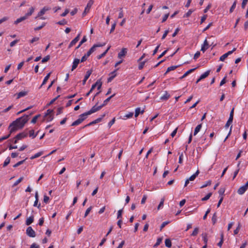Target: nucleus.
Wrapping results in <instances>:
<instances>
[{"mask_svg":"<svg viewBox=\"0 0 248 248\" xmlns=\"http://www.w3.org/2000/svg\"><path fill=\"white\" fill-rule=\"evenodd\" d=\"M169 16V13L165 14L163 17L162 22H164L165 21H166L167 18H168Z\"/></svg>","mask_w":248,"mask_h":248,"instance_id":"69168bd1","label":"nucleus"},{"mask_svg":"<svg viewBox=\"0 0 248 248\" xmlns=\"http://www.w3.org/2000/svg\"><path fill=\"white\" fill-rule=\"evenodd\" d=\"M32 114L31 113L29 115H24L22 117L17 118L16 121H14V123L16 124L18 128L20 129L23 127L25 124L28 121L29 119V116Z\"/></svg>","mask_w":248,"mask_h":248,"instance_id":"f257e3e1","label":"nucleus"},{"mask_svg":"<svg viewBox=\"0 0 248 248\" xmlns=\"http://www.w3.org/2000/svg\"><path fill=\"white\" fill-rule=\"evenodd\" d=\"M133 114H134L133 112H129L128 114H126L124 116V117H125L126 118H130L132 117V116H133Z\"/></svg>","mask_w":248,"mask_h":248,"instance_id":"774afa93","label":"nucleus"},{"mask_svg":"<svg viewBox=\"0 0 248 248\" xmlns=\"http://www.w3.org/2000/svg\"><path fill=\"white\" fill-rule=\"evenodd\" d=\"M89 115L87 112H86L83 114H81L79 115L78 119L82 122L84 120H85L87 116Z\"/></svg>","mask_w":248,"mask_h":248,"instance_id":"f3484780","label":"nucleus"},{"mask_svg":"<svg viewBox=\"0 0 248 248\" xmlns=\"http://www.w3.org/2000/svg\"><path fill=\"white\" fill-rule=\"evenodd\" d=\"M240 227H241V225H240V224L239 223L238 224V227H237V228L234 231V234H237L239 230H240Z\"/></svg>","mask_w":248,"mask_h":248,"instance_id":"e2e57ef3","label":"nucleus"},{"mask_svg":"<svg viewBox=\"0 0 248 248\" xmlns=\"http://www.w3.org/2000/svg\"><path fill=\"white\" fill-rule=\"evenodd\" d=\"M56 23L60 25H64L67 24V21L65 19H63L62 20L57 22Z\"/></svg>","mask_w":248,"mask_h":248,"instance_id":"79ce46f5","label":"nucleus"},{"mask_svg":"<svg viewBox=\"0 0 248 248\" xmlns=\"http://www.w3.org/2000/svg\"><path fill=\"white\" fill-rule=\"evenodd\" d=\"M34 11V8L33 7H31L30 8L29 12L26 13L25 15L27 18H28L29 16H31L33 14Z\"/></svg>","mask_w":248,"mask_h":248,"instance_id":"c85d7f7f","label":"nucleus"},{"mask_svg":"<svg viewBox=\"0 0 248 248\" xmlns=\"http://www.w3.org/2000/svg\"><path fill=\"white\" fill-rule=\"evenodd\" d=\"M200 54H201L200 52V51H197V52L195 54V55H194V58H193V59H194V60H197V59L200 57Z\"/></svg>","mask_w":248,"mask_h":248,"instance_id":"0e129e2a","label":"nucleus"},{"mask_svg":"<svg viewBox=\"0 0 248 248\" xmlns=\"http://www.w3.org/2000/svg\"><path fill=\"white\" fill-rule=\"evenodd\" d=\"M210 70H208V71H206L205 72H204L203 74H202L201 76V79H204L205 78H206V77H207L209 74H210Z\"/></svg>","mask_w":248,"mask_h":248,"instance_id":"2f4dec72","label":"nucleus"},{"mask_svg":"<svg viewBox=\"0 0 248 248\" xmlns=\"http://www.w3.org/2000/svg\"><path fill=\"white\" fill-rule=\"evenodd\" d=\"M40 115H37L35 116L31 120V123H33V124H35L36 122L37 119L39 117H40Z\"/></svg>","mask_w":248,"mask_h":248,"instance_id":"603ef678","label":"nucleus"},{"mask_svg":"<svg viewBox=\"0 0 248 248\" xmlns=\"http://www.w3.org/2000/svg\"><path fill=\"white\" fill-rule=\"evenodd\" d=\"M127 53V49L125 48H123L121 51L118 53V57L120 59L122 57L125 56L126 54Z\"/></svg>","mask_w":248,"mask_h":248,"instance_id":"f8f14e48","label":"nucleus"},{"mask_svg":"<svg viewBox=\"0 0 248 248\" xmlns=\"http://www.w3.org/2000/svg\"><path fill=\"white\" fill-rule=\"evenodd\" d=\"M27 18H28L25 15L23 16H22L19 18H17L16 21H15L14 24L16 25V24L19 23L20 22L27 19Z\"/></svg>","mask_w":248,"mask_h":248,"instance_id":"6ab92c4d","label":"nucleus"},{"mask_svg":"<svg viewBox=\"0 0 248 248\" xmlns=\"http://www.w3.org/2000/svg\"><path fill=\"white\" fill-rule=\"evenodd\" d=\"M23 177L19 178L18 180H17L15 183L14 184V186H16L18 185L23 180Z\"/></svg>","mask_w":248,"mask_h":248,"instance_id":"8fccbe9b","label":"nucleus"},{"mask_svg":"<svg viewBox=\"0 0 248 248\" xmlns=\"http://www.w3.org/2000/svg\"><path fill=\"white\" fill-rule=\"evenodd\" d=\"M114 95L115 94H113V95H111L110 96L107 98L105 100H104L103 103L101 105L102 107L103 108V107L106 106L107 104V103L109 101L110 99L112 98Z\"/></svg>","mask_w":248,"mask_h":248,"instance_id":"393cba45","label":"nucleus"},{"mask_svg":"<svg viewBox=\"0 0 248 248\" xmlns=\"http://www.w3.org/2000/svg\"><path fill=\"white\" fill-rule=\"evenodd\" d=\"M94 1L93 0H90L87 4L86 7L85 8L84 11L82 13V16H84L90 11V9L93 4Z\"/></svg>","mask_w":248,"mask_h":248,"instance_id":"7ed1b4c3","label":"nucleus"},{"mask_svg":"<svg viewBox=\"0 0 248 248\" xmlns=\"http://www.w3.org/2000/svg\"><path fill=\"white\" fill-rule=\"evenodd\" d=\"M196 69V68L189 69V70L186 71L180 78L183 79V78H186L188 75H189V74H190L192 72H193V71H194Z\"/></svg>","mask_w":248,"mask_h":248,"instance_id":"a211bd4d","label":"nucleus"},{"mask_svg":"<svg viewBox=\"0 0 248 248\" xmlns=\"http://www.w3.org/2000/svg\"><path fill=\"white\" fill-rule=\"evenodd\" d=\"M50 10V8L45 6L38 13L37 16L35 17V18H37L38 17H40L41 19L44 20L46 19L44 17H41L43 15H44L46 12L48 10Z\"/></svg>","mask_w":248,"mask_h":248,"instance_id":"f03ea898","label":"nucleus"},{"mask_svg":"<svg viewBox=\"0 0 248 248\" xmlns=\"http://www.w3.org/2000/svg\"><path fill=\"white\" fill-rule=\"evenodd\" d=\"M165 246L168 248H170L171 246V242L170 239H166L165 241Z\"/></svg>","mask_w":248,"mask_h":248,"instance_id":"c9c22d12","label":"nucleus"},{"mask_svg":"<svg viewBox=\"0 0 248 248\" xmlns=\"http://www.w3.org/2000/svg\"><path fill=\"white\" fill-rule=\"evenodd\" d=\"M19 41L18 40H15L10 43V46L11 47L14 46Z\"/></svg>","mask_w":248,"mask_h":248,"instance_id":"338daca9","label":"nucleus"},{"mask_svg":"<svg viewBox=\"0 0 248 248\" xmlns=\"http://www.w3.org/2000/svg\"><path fill=\"white\" fill-rule=\"evenodd\" d=\"M199 232V228H195L193 232L191 234V235L192 236H196Z\"/></svg>","mask_w":248,"mask_h":248,"instance_id":"3c124183","label":"nucleus"},{"mask_svg":"<svg viewBox=\"0 0 248 248\" xmlns=\"http://www.w3.org/2000/svg\"><path fill=\"white\" fill-rule=\"evenodd\" d=\"M209 46L208 41L207 39H205L202 46L201 50L203 52H204L209 48Z\"/></svg>","mask_w":248,"mask_h":248,"instance_id":"0eeeda50","label":"nucleus"},{"mask_svg":"<svg viewBox=\"0 0 248 248\" xmlns=\"http://www.w3.org/2000/svg\"><path fill=\"white\" fill-rule=\"evenodd\" d=\"M202 239H203V242H204V244L207 245V242H208L207 234L206 233H202Z\"/></svg>","mask_w":248,"mask_h":248,"instance_id":"c756f323","label":"nucleus"},{"mask_svg":"<svg viewBox=\"0 0 248 248\" xmlns=\"http://www.w3.org/2000/svg\"><path fill=\"white\" fill-rule=\"evenodd\" d=\"M162 241V238H161V237L158 238L156 243L154 246V247L156 248L158 246H159L160 244V243H161Z\"/></svg>","mask_w":248,"mask_h":248,"instance_id":"58836bf2","label":"nucleus"},{"mask_svg":"<svg viewBox=\"0 0 248 248\" xmlns=\"http://www.w3.org/2000/svg\"><path fill=\"white\" fill-rule=\"evenodd\" d=\"M80 34H79L76 38H75L70 43L68 48H71L74 45H75L79 39Z\"/></svg>","mask_w":248,"mask_h":248,"instance_id":"9d476101","label":"nucleus"},{"mask_svg":"<svg viewBox=\"0 0 248 248\" xmlns=\"http://www.w3.org/2000/svg\"><path fill=\"white\" fill-rule=\"evenodd\" d=\"M49 59H50V56L47 55L42 59V63L46 62H47Z\"/></svg>","mask_w":248,"mask_h":248,"instance_id":"13d9d810","label":"nucleus"},{"mask_svg":"<svg viewBox=\"0 0 248 248\" xmlns=\"http://www.w3.org/2000/svg\"><path fill=\"white\" fill-rule=\"evenodd\" d=\"M102 108V107L101 105L99 106H96V105H94L92 108L89 111H87V113L89 115H90L93 113H94L100 110Z\"/></svg>","mask_w":248,"mask_h":248,"instance_id":"39448f33","label":"nucleus"},{"mask_svg":"<svg viewBox=\"0 0 248 248\" xmlns=\"http://www.w3.org/2000/svg\"><path fill=\"white\" fill-rule=\"evenodd\" d=\"M95 88V85H93L92 86V87L91 88V89L90 90L89 92L88 93H87L86 94V96H88L89 95V94L93 92V91L94 89V88Z\"/></svg>","mask_w":248,"mask_h":248,"instance_id":"864d4df0","label":"nucleus"},{"mask_svg":"<svg viewBox=\"0 0 248 248\" xmlns=\"http://www.w3.org/2000/svg\"><path fill=\"white\" fill-rule=\"evenodd\" d=\"M116 70H115L112 72L110 73V77L108 79V82H111L112 79L116 76L117 74H116Z\"/></svg>","mask_w":248,"mask_h":248,"instance_id":"dca6fc26","label":"nucleus"},{"mask_svg":"<svg viewBox=\"0 0 248 248\" xmlns=\"http://www.w3.org/2000/svg\"><path fill=\"white\" fill-rule=\"evenodd\" d=\"M91 74H92V71L91 70H88L86 72V74L84 78V79L82 81L83 85H84L86 83V82L87 80L90 77V76L91 75Z\"/></svg>","mask_w":248,"mask_h":248,"instance_id":"ddd939ff","label":"nucleus"},{"mask_svg":"<svg viewBox=\"0 0 248 248\" xmlns=\"http://www.w3.org/2000/svg\"><path fill=\"white\" fill-rule=\"evenodd\" d=\"M82 122L79 119H78L72 124L71 126H76L80 124Z\"/></svg>","mask_w":248,"mask_h":248,"instance_id":"a19ab883","label":"nucleus"},{"mask_svg":"<svg viewBox=\"0 0 248 248\" xmlns=\"http://www.w3.org/2000/svg\"><path fill=\"white\" fill-rule=\"evenodd\" d=\"M10 162V158L9 157H8L5 160L4 163H3V167H6V166H7L9 163Z\"/></svg>","mask_w":248,"mask_h":248,"instance_id":"a18cd8bd","label":"nucleus"},{"mask_svg":"<svg viewBox=\"0 0 248 248\" xmlns=\"http://www.w3.org/2000/svg\"><path fill=\"white\" fill-rule=\"evenodd\" d=\"M211 183H212V181L211 180H208V181H206L204 185L200 187V188H204L208 186H210L211 184Z\"/></svg>","mask_w":248,"mask_h":248,"instance_id":"4c0bfd02","label":"nucleus"},{"mask_svg":"<svg viewBox=\"0 0 248 248\" xmlns=\"http://www.w3.org/2000/svg\"><path fill=\"white\" fill-rule=\"evenodd\" d=\"M8 129H9V132H10L9 134H10V135H11V133H12L13 132L16 131L17 129H18V127L16 125V124L14 123V121L9 125Z\"/></svg>","mask_w":248,"mask_h":248,"instance_id":"20e7f679","label":"nucleus"},{"mask_svg":"<svg viewBox=\"0 0 248 248\" xmlns=\"http://www.w3.org/2000/svg\"><path fill=\"white\" fill-rule=\"evenodd\" d=\"M200 172L199 170H197L196 172L191 175L188 179L190 181H194L196 177L199 175Z\"/></svg>","mask_w":248,"mask_h":248,"instance_id":"412c9836","label":"nucleus"},{"mask_svg":"<svg viewBox=\"0 0 248 248\" xmlns=\"http://www.w3.org/2000/svg\"><path fill=\"white\" fill-rule=\"evenodd\" d=\"M92 209V206H90L86 210V211L85 213V214H84V217H86L88 215L89 213L91 212Z\"/></svg>","mask_w":248,"mask_h":248,"instance_id":"09e8293b","label":"nucleus"},{"mask_svg":"<svg viewBox=\"0 0 248 248\" xmlns=\"http://www.w3.org/2000/svg\"><path fill=\"white\" fill-rule=\"evenodd\" d=\"M53 112V110L52 109H48L46 113L45 114V116H49L47 118V121H51L53 119V117L51 116V114Z\"/></svg>","mask_w":248,"mask_h":248,"instance_id":"4468645a","label":"nucleus"},{"mask_svg":"<svg viewBox=\"0 0 248 248\" xmlns=\"http://www.w3.org/2000/svg\"><path fill=\"white\" fill-rule=\"evenodd\" d=\"M170 97V95L167 92V91L165 92V94L160 97V99L161 100H167Z\"/></svg>","mask_w":248,"mask_h":248,"instance_id":"aec40b11","label":"nucleus"},{"mask_svg":"<svg viewBox=\"0 0 248 248\" xmlns=\"http://www.w3.org/2000/svg\"><path fill=\"white\" fill-rule=\"evenodd\" d=\"M93 85H95V87H97V89L100 90L102 86V82L100 80H98Z\"/></svg>","mask_w":248,"mask_h":248,"instance_id":"f704fd0d","label":"nucleus"},{"mask_svg":"<svg viewBox=\"0 0 248 248\" xmlns=\"http://www.w3.org/2000/svg\"><path fill=\"white\" fill-rule=\"evenodd\" d=\"M123 209H120L118 211L117 218H121L122 217Z\"/></svg>","mask_w":248,"mask_h":248,"instance_id":"6e6d98bb","label":"nucleus"},{"mask_svg":"<svg viewBox=\"0 0 248 248\" xmlns=\"http://www.w3.org/2000/svg\"><path fill=\"white\" fill-rule=\"evenodd\" d=\"M104 116H105V114L103 115L101 117L98 118L97 119L95 120L94 121H93L92 122L90 123L89 124L85 125L84 127H83V128H84L86 126H90L91 125H93V124H96V123H98L101 122V120H102Z\"/></svg>","mask_w":248,"mask_h":248,"instance_id":"6e6552de","label":"nucleus"},{"mask_svg":"<svg viewBox=\"0 0 248 248\" xmlns=\"http://www.w3.org/2000/svg\"><path fill=\"white\" fill-rule=\"evenodd\" d=\"M164 198H162L161 200V201L157 207V209L158 210H159L161 208H162L163 206V204H164Z\"/></svg>","mask_w":248,"mask_h":248,"instance_id":"49530a36","label":"nucleus"},{"mask_svg":"<svg viewBox=\"0 0 248 248\" xmlns=\"http://www.w3.org/2000/svg\"><path fill=\"white\" fill-rule=\"evenodd\" d=\"M145 62H146V61H144V62H140V63L139 65V69L140 70H141L143 68Z\"/></svg>","mask_w":248,"mask_h":248,"instance_id":"052dcab7","label":"nucleus"},{"mask_svg":"<svg viewBox=\"0 0 248 248\" xmlns=\"http://www.w3.org/2000/svg\"><path fill=\"white\" fill-rule=\"evenodd\" d=\"M86 41H87L86 37L85 36H84L83 37V38L81 40V41L80 42L79 45L77 46L76 49L78 48L83 43H85Z\"/></svg>","mask_w":248,"mask_h":248,"instance_id":"e433bc0d","label":"nucleus"},{"mask_svg":"<svg viewBox=\"0 0 248 248\" xmlns=\"http://www.w3.org/2000/svg\"><path fill=\"white\" fill-rule=\"evenodd\" d=\"M27 234L31 237H34L35 236V232L31 227H29L26 230Z\"/></svg>","mask_w":248,"mask_h":248,"instance_id":"423d86ee","label":"nucleus"},{"mask_svg":"<svg viewBox=\"0 0 248 248\" xmlns=\"http://www.w3.org/2000/svg\"><path fill=\"white\" fill-rule=\"evenodd\" d=\"M193 11H194L192 9L189 10L188 11L184 16V17H189L191 15Z\"/></svg>","mask_w":248,"mask_h":248,"instance_id":"c03bdc74","label":"nucleus"},{"mask_svg":"<svg viewBox=\"0 0 248 248\" xmlns=\"http://www.w3.org/2000/svg\"><path fill=\"white\" fill-rule=\"evenodd\" d=\"M170 223L169 221H165L163 222L160 226V230H162V229L166 226L167 224H168Z\"/></svg>","mask_w":248,"mask_h":248,"instance_id":"680f3d73","label":"nucleus"},{"mask_svg":"<svg viewBox=\"0 0 248 248\" xmlns=\"http://www.w3.org/2000/svg\"><path fill=\"white\" fill-rule=\"evenodd\" d=\"M147 195H144L143 196V197H142V200H141V203L142 204H144V203H145L146 201V200H147Z\"/></svg>","mask_w":248,"mask_h":248,"instance_id":"bf43d9fd","label":"nucleus"},{"mask_svg":"<svg viewBox=\"0 0 248 248\" xmlns=\"http://www.w3.org/2000/svg\"><path fill=\"white\" fill-rule=\"evenodd\" d=\"M177 67H178V66H171L167 68V70L166 72H165V75H166L168 73H169V72H170L171 71L175 70Z\"/></svg>","mask_w":248,"mask_h":248,"instance_id":"7c9ffc66","label":"nucleus"},{"mask_svg":"<svg viewBox=\"0 0 248 248\" xmlns=\"http://www.w3.org/2000/svg\"><path fill=\"white\" fill-rule=\"evenodd\" d=\"M33 220H34L33 216H31L27 219V220L26 221V224L27 225H29L33 222Z\"/></svg>","mask_w":248,"mask_h":248,"instance_id":"4be33fe9","label":"nucleus"},{"mask_svg":"<svg viewBox=\"0 0 248 248\" xmlns=\"http://www.w3.org/2000/svg\"><path fill=\"white\" fill-rule=\"evenodd\" d=\"M28 94V92L27 91H22L18 93L17 94V99H19L20 97L25 96Z\"/></svg>","mask_w":248,"mask_h":248,"instance_id":"5701e85b","label":"nucleus"},{"mask_svg":"<svg viewBox=\"0 0 248 248\" xmlns=\"http://www.w3.org/2000/svg\"><path fill=\"white\" fill-rule=\"evenodd\" d=\"M42 154H43V152H38V153H36V154H35L34 155L31 156L30 159L31 160L34 159L36 158H37V157L40 156Z\"/></svg>","mask_w":248,"mask_h":248,"instance_id":"473e14b6","label":"nucleus"},{"mask_svg":"<svg viewBox=\"0 0 248 248\" xmlns=\"http://www.w3.org/2000/svg\"><path fill=\"white\" fill-rule=\"evenodd\" d=\"M212 193L211 192L209 193L207 195H206L202 199V201H205L208 200L210 197L212 196Z\"/></svg>","mask_w":248,"mask_h":248,"instance_id":"ea45409f","label":"nucleus"},{"mask_svg":"<svg viewBox=\"0 0 248 248\" xmlns=\"http://www.w3.org/2000/svg\"><path fill=\"white\" fill-rule=\"evenodd\" d=\"M144 112V110H140V108H137L136 109H135V117H137L140 114V113H143Z\"/></svg>","mask_w":248,"mask_h":248,"instance_id":"bb28decb","label":"nucleus"},{"mask_svg":"<svg viewBox=\"0 0 248 248\" xmlns=\"http://www.w3.org/2000/svg\"><path fill=\"white\" fill-rule=\"evenodd\" d=\"M247 189L248 188L245 186H243L238 189L237 192L239 194L242 195L245 192Z\"/></svg>","mask_w":248,"mask_h":248,"instance_id":"2eb2a0df","label":"nucleus"},{"mask_svg":"<svg viewBox=\"0 0 248 248\" xmlns=\"http://www.w3.org/2000/svg\"><path fill=\"white\" fill-rule=\"evenodd\" d=\"M79 62L80 60L76 58L74 60L71 69L72 71L74 70L78 67V65L79 64Z\"/></svg>","mask_w":248,"mask_h":248,"instance_id":"1a4fd4ad","label":"nucleus"},{"mask_svg":"<svg viewBox=\"0 0 248 248\" xmlns=\"http://www.w3.org/2000/svg\"><path fill=\"white\" fill-rule=\"evenodd\" d=\"M28 135V133L25 132H21L16 136V138L17 140H21L23 138H26Z\"/></svg>","mask_w":248,"mask_h":248,"instance_id":"9b49d317","label":"nucleus"},{"mask_svg":"<svg viewBox=\"0 0 248 248\" xmlns=\"http://www.w3.org/2000/svg\"><path fill=\"white\" fill-rule=\"evenodd\" d=\"M46 23H43L41 26L37 27L34 28L35 31H38L42 29L44 26H45Z\"/></svg>","mask_w":248,"mask_h":248,"instance_id":"5fc2aeb1","label":"nucleus"},{"mask_svg":"<svg viewBox=\"0 0 248 248\" xmlns=\"http://www.w3.org/2000/svg\"><path fill=\"white\" fill-rule=\"evenodd\" d=\"M32 108V106H30V107H28L27 108H25L24 109H23V110L18 112L16 114L17 115H19V114H20V113H22L23 112H25V111H27V110L31 108Z\"/></svg>","mask_w":248,"mask_h":248,"instance_id":"4d7b16f0","label":"nucleus"},{"mask_svg":"<svg viewBox=\"0 0 248 248\" xmlns=\"http://www.w3.org/2000/svg\"><path fill=\"white\" fill-rule=\"evenodd\" d=\"M110 46H109L108 47V48L103 53L97 56V59H100L102 58H103V57H104L106 55V54H107V53L108 52V50L110 49Z\"/></svg>","mask_w":248,"mask_h":248,"instance_id":"a878e982","label":"nucleus"},{"mask_svg":"<svg viewBox=\"0 0 248 248\" xmlns=\"http://www.w3.org/2000/svg\"><path fill=\"white\" fill-rule=\"evenodd\" d=\"M236 1H235L230 9V12L232 13L236 7Z\"/></svg>","mask_w":248,"mask_h":248,"instance_id":"de8ad7c7","label":"nucleus"},{"mask_svg":"<svg viewBox=\"0 0 248 248\" xmlns=\"http://www.w3.org/2000/svg\"><path fill=\"white\" fill-rule=\"evenodd\" d=\"M50 74H51V73H49L44 78V80H43V81L42 82V85H41L40 86V88L44 85H45L46 82H47V81L48 80V79H49V77H50Z\"/></svg>","mask_w":248,"mask_h":248,"instance_id":"cd10ccee","label":"nucleus"},{"mask_svg":"<svg viewBox=\"0 0 248 248\" xmlns=\"http://www.w3.org/2000/svg\"><path fill=\"white\" fill-rule=\"evenodd\" d=\"M27 159V158H26L25 159L23 160H22V161H19L17 163H16V164H15L14 165V168H16V167H17L18 166L21 165V164H22L24 161Z\"/></svg>","mask_w":248,"mask_h":248,"instance_id":"37998d69","label":"nucleus"},{"mask_svg":"<svg viewBox=\"0 0 248 248\" xmlns=\"http://www.w3.org/2000/svg\"><path fill=\"white\" fill-rule=\"evenodd\" d=\"M202 127V124H198L196 128H195L194 132V136L196 135L200 131L201 129V128Z\"/></svg>","mask_w":248,"mask_h":248,"instance_id":"b1692460","label":"nucleus"},{"mask_svg":"<svg viewBox=\"0 0 248 248\" xmlns=\"http://www.w3.org/2000/svg\"><path fill=\"white\" fill-rule=\"evenodd\" d=\"M39 131L36 133V134H34V131L33 130H31L29 131V136L30 137H32V138H34L36 137L37 134L38 133Z\"/></svg>","mask_w":248,"mask_h":248,"instance_id":"72a5a7b5","label":"nucleus"}]
</instances>
